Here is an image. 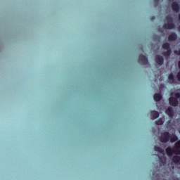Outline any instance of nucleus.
Segmentation results:
<instances>
[{
    "label": "nucleus",
    "mask_w": 180,
    "mask_h": 180,
    "mask_svg": "<svg viewBox=\"0 0 180 180\" xmlns=\"http://www.w3.org/2000/svg\"><path fill=\"white\" fill-rule=\"evenodd\" d=\"M166 153L167 155H172L173 154H180V141H179L174 147V148H172L169 147L166 149Z\"/></svg>",
    "instance_id": "1"
},
{
    "label": "nucleus",
    "mask_w": 180,
    "mask_h": 180,
    "mask_svg": "<svg viewBox=\"0 0 180 180\" xmlns=\"http://www.w3.org/2000/svg\"><path fill=\"white\" fill-rule=\"evenodd\" d=\"M155 151H158L160 153V155H159V158L161 164H162L163 166H165L167 164V158H165V150H164L162 148L155 146Z\"/></svg>",
    "instance_id": "2"
},
{
    "label": "nucleus",
    "mask_w": 180,
    "mask_h": 180,
    "mask_svg": "<svg viewBox=\"0 0 180 180\" xmlns=\"http://www.w3.org/2000/svg\"><path fill=\"white\" fill-rule=\"evenodd\" d=\"M163 52L162 54L165 57H169L171 56V48L169 44L165 43L162 45Z\"/></svg>",
    "instance_id": "3"
},
{
    "label": "nucleus",
    "mask_w": 180,
    "mask_h": 180,
    "mask_svg": "<svg viewBox=\"0 0 180 180\" xmlns=\"http://www.w3.org/2000/svg\"><path fill=\"white\" fill-rule=\"evenodd\" d=\"M167 23L163 25L165 30L175 28V25L172 23V18L170 17V15L167 17Z\"/></svg>",
    "instance_id": "4"
},
{
    "label": "nucleus",
    "mask_w": 180,
    "mask_h": 180,
    "mask_svg": "<svg viewBox=\"0 0 180 180\" xmlns=\"http://www.w3.org/2000/svg\"><path fill=\"white\" fill-rule=\"evenodd\" d=\"M169 139H170L169 133L165 132L162 134V136L160 137V141H162V143H167L169 141Z\"/></svg>",
    "instance_id": "5"
},
{
    "label": "nucleus",
    "mask_w": 180,
    "mask_h": 180,
    "mask_svg": "<svg viewBox=\"0 0 180 180\" xmlns=\"http://www.w3.org/2000/svg\"><path fill=\"white\" fill-rule=\"evenodd\" d=\"M139 63L143 65L148 64V59L145 56L141 55L139 57Z\"/></svg>",
    "instance_id": "6"
},
{
    "label": "nucleus",
    "mask_w": 180,
    "mask_h": 180,
    "mask_svg": "<svg viewBox=\"0 0 180 180\" xmlns=\"http://www.w3.org/2000/svg\"><path fill=\"white\" fill-rule=\"evenodd\" d=\"M167 115L169 116V117H172L174 115V109H172V107H169L166 110Z\"/></svg>",
    "instance_id": "7"
},
{
    "label": "nucleus",
    "mask_w": 180,
    "mask_h": 180,
    "mask_svg": "<svg viewBox=\"0 0 180 180\" xmlns=\"http://www.w3.org/2000/svg\"><path fill=\"white\" fill-rule=\"evenodd\" d=\"M156 63L159 64V65H162V64H164V58L161 56H156Z\"/></svg>",
    "instance_id": "8"
},
{
    "label": "nucleus",
    "mask_w": 180,
    "mask_h": 180,
    "mask_svg": "<svg viewBox=\"0 0 180 180\" xmlns=\"http://www.w3.org/2000/svg\"><path fill=\"white\" fill-rule=\"evenodd\" d=\"M151 116L153 120L155 119H158V117H160V112L157 111H152Z\"/></svg>",
    "instance_id": "9"
},
{
    "label": "nucleus",
    "mask_w": 180,
    "mask_h": 180,
    "mask_svg": "<svg viewBox=\"0 0 180 180\" xmlns=\"http://www.w3.org/2000/svg\"><path fill=\"white\" fill-rule=\"evenodd\" d=\"M172 9L174 12H179V5L176 2H174L172 4Z\"/></svg>",
    "instance_id": "10"
},
{
    "label": "nucleus",
    "mask_w": 180,
    "mask_h": 180,
    "mask_svg": "<svg viewBox=\"0 0 180 180\" xmlns=\"http://www.w3.org/2000/svg\"><path fill=\"white\" fill-rule=\"evenodd\" d=\"M176 39H178V37L176 36V34H175V33H173L169 36V41H174V40H176Z\"/></svg>",
    "instance_id": "11"
},
{
    "label": "nucleus",
    "mask_w": 180,
    "mask_h": 180,
    "mask_svg": "<svg viewBox=\"0 0 180 180\" xmlns=\"http://www.w3.org/2000/svg\"><path fill=\"white\" fill-rule=\"evenodd\" d=\"M172 161L174 164H180V157L178 155L174 156Z\"/></svg>",
    "instance_id": "12"
},
{
    "label": "nucleus",
    "mask_w": 180,
    "mask_h": 180,
    "mask_svg": "<svg viewBox=\"0 0 180 180\" xmlns=\"http://www.w3.org/2000/svg\"><path fill=\"white\" fill-rule=\"evenodd\" d=\"M162 98V96H161V94H155L154 96V100L156 101V102H158L160 101H161V98Z\"/></svg>",
    "instance_id": "13"
},
{
    "label": "nucleus",
    "mask_w": 180,
    "mask_h": 180,
    "mask_svg": "<svg viewBox=\"0 0 180 180\" xmlns=\"http://www.w3.org/2000/svg\"><path fill=\"white\" fill-rule=\"evenodd\" d=\"M169 82L170 84H175V79L174 78V74L171 73L169 75Z\"/></svg>",
    "instance_id": "14"
},
{
    "label": "nucleus",
    "mask_w": 180,
    "mask_h": 180,
    "mask_svg": "<svg viewBox=\"0 0 180 180\" xmlns=\"http://www.w3.org/2000/svg\"><path fill=\"white\" fill-rule=\"evenodd\" d=\"M164 122H165V118H160L158 121H156V124L161 126V124H164Z\"/></svg>",
    "instance_id": "15"
},
{
    "label": "nucleus",
    "mask_w": 180,
    "mask_h": 180,
    "mask_svg": "<svg viewBox=\"0 0 180 180\" xmlns=\"http://www.w3.org/2000/svg\"><path fill=\"white\" fill-rule=\"evenodd\" d=\"M175 54H178L180 56V50L179 51H174Z\"/></svg>",
    "instance_id": "16"
},
{
    "label": "nucleus",
    "mask_w": 180,
    "mask_h": 180,
    "mask_svg": "<svg viewBox=\"0 0 180 180\" xmlns=\"http://www.w3.org/2000/svg\"><path fill=\"white\" fill-rule=\"evenodd\" d=\"M177 78H178L179 81H180V71L177 74Z\"/></svg>",
    "instance_id": "17"
},
{
    "label": "nucleus",
    "mask_w": 180,
    "mask_h": 180,
    "mask_svg": "<svg viewBox=\"0 0 180 180\" xmlns=\"http://www.w3.org/2000/svg\"><path fill=\"white\" fill-rule=\"evenodd\" d=\"M160 0H155V2H158Z\"/></svg>",
    "instance_id": "18"
},
{
    "label": "nucleus",
    "mask_w": 180,
    "mask_h": 180,
    "mask_svg": "<svg viewBox=\"0 0 180 180\" xmlns=\"http://www.w3.org/2000/svg\"><path fill=\"white\" fill-rule=\"evenodd\" d=\"M169 2H172V1H174V0H169Z\"/></svg>",
    "instance_id": "19"
},
{
    "label": "nucleus",
    "mask_w": 180,
    "mask_h": 180,
    "mask_svg": "<svg viewBox=\"0 0 180 180\" xmlns=\"http://www.w3.org/2000/svg\"><path fill=\"white\" fill-rule=\"evenodd\" d=\"M179 31L180 32V26L179 27Z\"/></svg>",
    "instance_id": "20"
},
{
    "label": "nucleus",
    "mask_w": 180,
    "mask_h": 180,
    "mask_svg": "<svg viewBox=\"0 0 180 180\" xmlns=\"http://www.w3.org/2000/svg\"><path fill=\"white\" fill-rule=\"evenodd\" d=\"M159 30H160V32H163L162 30H161V29H160Z\"/></svg>",
    "instance_id": "21"
}]
</instances>
